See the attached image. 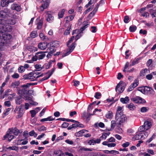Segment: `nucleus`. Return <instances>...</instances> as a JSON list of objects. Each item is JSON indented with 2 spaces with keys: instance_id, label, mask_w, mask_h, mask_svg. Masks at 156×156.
Instances as JSON below:
<instances>
[{
  "instance_id": "c85d7f7f",
  "label": "nucleus",
  "mask_w": 156,
  "mask_h": 156,
  "mask_svg": "<svg viewBox=\"0 0 156 156\" xmlns=\"http://www.w3.org/2000/svg\"><path fill=\"white\" fill-rule=\"evenodd\" d=\"M140 98V97L139 96H136L131 98V100L136 103H138L139 99Z\"/></svg>"
},
{
  "instance_id": "680f3d73",
  "label": "nucleus",
  "mask_w": 156,
  "mask_h": 156,
  "mask_svg": "<svg viewBox=\"0 0 156 156\" xmlns=\"http://www.w3.org/2000/svg\"><path fill=\"white\" fill-rule=\"evenodd\" d=\"M19 77V74L16 73H15L13 75H12V77L14 79L18 78Z\"/></svg>"
},
{
  "instance_id": "393cba45",
  "label": "nucleus",
  "mask_w": 156,
  "mask_h": 156,
  "mask_svg": "<svg viewBox=\"0 0 156 156\" xmlns=\"http://www.w3.org/2000/svg\"><path fill=\"white\" fill-rule=\"evenodd\" d=\"M65 10L64 9H62L60 12H59L58 14V18L60 19L63 17L64 14Z\"/></svg>"
},
{
  "instance_id": "4c0bfd02",
  "label": "nucleus",
  "mask_w": 156,
  "mask_h": 156,
  "mask_svg": "<svg viewBox=\"0 0 156 156\" xmlns=\"http://www.w3.org/2000/svg\"><path fill=\"white\" fill-rule=\"evenodd\" d=\"M136 27L134 25L130 26L129 28V30L131 32H134L136 29Z\"/></svg>"
},
{
  "instance_id": "5fc2aeb1",
  "label": "nucleus",
  "mask_w": 156,
  "mask_h": 156,
  "mask_svg": "<svg viewBox=\"0 0 156 156\" xmlns=\"http://www.w3.org/2000/svg\"><path fill=\"white\" fill-rule=\"evenodd\" d=\"M148 88L149 89V93L152 95L154 94L155 92L152 88L149 87H148Z\"/></svg>"
},
{
  "instance_id": "f03ea898",
  "label": "nucleus",
  "mask_w": 156,
  "mask_h": 156,
  "mask_svg": "<svg viewBox=\"0 0 156 156\" xmlns=\"http://www.w3.org/2000/svg\"><path fill=\"white\" fill-rule=\"evenodd\" d=\"M115 118L118 126L126 122L127 119L125 115L123 114L116 115Z\"/></svg>"
},
{
  "instance_id": "5701e85b",
  "label": "nucleus",
  "mask_w": 156,
  "mask_h": 156,
  "mask_svg": "<svg viewBox=\"0 0 156 156\" xmlns=\"http://www.w3.org/2000/svg\"><path fill=\"white\" fill-rule=\"evenodd\" d=\"M47 50H49V52H51L52 54L56 51V48L54 46L53 44H51L50 47Z\"/></svg>"
},
{
  "instance_id": "f704fd0d",
  "label": "nucleus",
  "mask_w": 156,
  "mask_h": 156,
  "mask_svg": "<svg viewBox=\"0 0 156 156\" xmlns=\"http://www.w3.org/2000/svg\"><path fill=\"white\" fill-rule=\"evenodd\" d=\"M7 23L8 24H10L11 25H14L16 23V21L14 19H11L9 20H8L7 22Z\"/></svg>"
},
{
  "instance_id": "7ed1b4c3",
  "label": "nucleus",
  "mask_w": 156,
  "mask_h": 156,
  "mask_svg": "<svg viewBox=\"0 0 156 156\" xmlns=\"http://www.w3.org/2000/svg\"><path fill=\"white\" fill-rule=\"evenodd\" d=\"M151 122L148 121H145L143 125L140 126L139 128V131L140 132L146 131L151 128L152 126Z\"/></svg>"
},
{
  "instance_id": "2eb2a0df",
  "label": "nucleus",
  "mask_w": 156,
  "mask_h": 156,
  "mask_svg": "<svg viewBox=\"0 0 156 156\" xmlns=\"http://www.w3.org/2000/svg\"><path fill=\"white\" fill-rule=\"evenodd\" d=\"M100 5V4L97 3V4L93 11L89 14L88 17L91 16V17H92L97 12Z\"/></svg>"
},
{
  "instance_id": "79ce46f5",
  "label": "nucleus",
  "mask_w": 156,
  "mask_h": 156,
  "mask_svg": "<svg viewBox=\"0 0 156 156\" xmlns=\"http://www.w3.org/2000/svg\"><path fill=\"white\" fill-rule=\"evenodd\" d=\"M28 49L29 50L32 52H35L37 51V48L36 47L34 46H30V47Z\"/></svg>"
},
{
  "instance_id": "37998d69",
  "label": "nucleus",
  "mask_w": 156,
  "mask_h": 156,
  "mask_svg": "<svg viewBox=\"0 0 156 156\" xmlns=\"http://www.w3.org/2000/svg\"><path fill=\"white\" fill-rule=\"evenodd\" d=\"M24 91L23 89L20 90L18 91V94L20 97L24 96Z\"/></svg>"
},
{
  "instance_id": "e2e57ef3",
  "label": "nucleus",
  "mask_w": 156,
  "mask_h": 156,
  "mask_svg": "<svg viewBox=\"0 0 156 156\" xmlns=\"http://www.w3.org/2000/svg\"><path fill=\"white\" fill-rule=\"evenodd\" d=\"M101 94L100 93L97 92L94 95V97L98 99L99 98V97L101 96Z\"/></svg>"
},
{
  "instance_id": "20e7f679",
  "label": "nucleus",
  "mask_w": 156,
  "mask_h": 156,
  "mask_svg": "<svg viewBox=\"0 0 156 156\" xmlns=\"http://www.w3.org/2000/svg\"><path fill=\"white\" fill-rule=\"evenodd\" d=\"M50 2V0H42L41 2V5L39 8V10L42 12L43 11L44 9L48 7Z\"/></svg>"
},
{
  "instance_id": "bb28decb",
  "label": "nucleus",
  "mask_w": 156,
  "mask_h": 156,
  "mask_svg": "<svg viewBox=\"0 0 156 156\" xmlns=\"http://www.w3.org/2000/svg\"><path fill=\"white\" fill-rule=\"evenodd\" d=\"M148 71V70L147 69H145L141 70L140 73V76H144L147 73Z\"/></svg>"
},
{
  "instance_id": "9b49d317",
  "label": "nucleus",
  "mask_w": 156,
  "mask_h": 156,
  "mask_svg": "<svg viewBox=\"0 0 156 156\" xmlns=\"http://www.w3.org/2000/svg\"><path fill=\"white\" fill-rule=\"evenodd\" d=\"M75 14H73L71 15H70L69 16H67L65 17L64 18V20L66 21V23L65 24L66 26L67 25V24L71 21L73 20L75 16Z\"/></svg>"
},
{
  "instance_id": "49530a36",
  "label": "nucleus",
  "mask_w": 156,
  "mask_h": 156,
  "mask_svg": "<svg viewBox=\"0 0 156 156\" xmlns=\"http://www.w3.org/2000/svg\"><path fill=\"white\" fill-rule=\"evenodd\" d=\"M39 37L42 40H44L46 39V37L42 33H40L39 34Z\"/></svg>"
},
{
  "instance_id": "6e6552de",
  "label": "nucleus",
  "mask_w": 156,
  "mask_h": 156,
  "mask_svg": "<svg viewBox=\"0 0 156 156\" xmlns=\"http://www.w3.org/2000/svg\"><path fill=\"white\" fill-rule=\"evenodd\" d=\"M10 14V10L7 9H5L3 11H0V18H5L8 17Z\"/></svg>"
},
{
  "instance_id": "1a4fd4ad",
  "label": "nucleus",
  "mask_w": 156,
  "mask_h": 156,
  "mask_svg": "<svg viewBox=\"0 0 156 156\" xmlns=\"http://www.w3.org/2000/svg\"><path fill=\"white\" fill-rule=\"evenodd\" d=\"M124 83L122 82H119L115 88V90L118 93H121L123 91L124 89Z\"/></svg>"
},
{
  "instance_id": "0e129e2a",
  "label": "nucleus",
  "mask_w": 156,
  "mask_h": 156,
  "mask_svg": "<svg viewBox=\"0 0 156 156\" xmlns=\"http://www.w3.org/2000/svg\"><path fill=\"white\" fill-rule=\"evenodd\" d=\"M35 67L36 69H37L38 70H40L42 69L41 65L36 64L35 65Z\"/></svg>"
},
{
  "instance_id": "8fccbe9b",
  "label": "nucleus",
  "mask_w": 156,
  "mask_h": 156,
  "mask_svg": "<svg viewBox=\"0 0 156 156\" xmlns=\"http://www.w3.org/2000/svg\"><path fill=\"white\" fill-rule=\"evenodd\" d=\"M16 104L20 105L22 103L21 98H16Z\"/></svg>"
},
{
  "instance_id": "69168bd1",
  "label": "nucleus",
  "mask_w": 156,
  "mask_h": 156,
  "mask_svg": "<svg viewBox=\"0 0 156 156\" xmlns=\"http://www.w3.org/2000/svg\"><path fill=\"white\" fill-rule=\"evenodd\" d=\"M129 145V143L128 142H126L125 143H123L122 146L123 147H128Z\"/></svg>"
},
{
  "instance_id": "a878e982",
  "label": "nucleus",
  "mask_w": 156,
  "mask_h": 156,
  "mask_svg": "<svg viewBox=\"0 0 156 156\" xmlns=\"http://www.w3.org/2000/svg\"><path fill=\"white\" fill-rule=\"evenodd\" d=\"M54 120V119L51 116H49L47 118L41 119L40 121L41 122H44L45 121H50Z\"/></svg>"
},
{
  "instance_id": "f3484780",
  "label": "nucleus",
  "mask_w": 156,
  "mask_h": 156,
  "mask_svg": "<svg viewBox=\"0 0 156 156\" xmlns=\"http://www.w3.org/2000/svg\"><path fill=\"white\" fill-rule=\"evenodd\" d=\"M38 59H42L45 56L44 53L42 52H38L36 53Z\"/></svg>"
},
{
  "instance_id": "6e6d98bb",
  "label": "nucleus",
  "mask_w": 156,
  "mask_h": 156,
  "mask_svg": "<svg viewBox=\"0 0 156 156\" xmlns=\"http://www.w3.org/2000/svg\"><path fill=\"white\" fill-rule=\"evenodd\" d=\"M146 103V101L145 100L141 97L139 99L138 103L140 104H144Z\"/></svg>"
},
{
  "instance_id": "c756f323",
  "label": "nucleus",
  "mask_w": 156,
  "mask_h": 156,
  "mask_svg": "<svg viewBox=\"0 0 156 156\" xmlns=\"http://www.w3.org/2000/svg\"><path fill=\"white\" fill-rule=\"evenodd\" d=\"M105 116L108 119H111L113 116L112 112L111 111H108L106 114Z\"/></svg>"
},
{
  "instance_id": "dca6fc26",
  "label": "nucleus",
  "mask_w": 156,
  "mask_h": 156,
  "mask_svg": "<svg viewBox=\"0 0 156 156\" xmlns=\"http://www.w3.org/2000/svg\"><path fill=\"white\" fill-rule=\"evenodd\" d=\"M9 130L10 131L9 132L11 133L12 134L13 133L14 135L16 136L19 133V130L16 128H10L9 129ZM8 132H9V131H8Z\"/></svg>"
},
{
  "instance_id": "ddd939ff",
  "label": "nucleus",
  "mask_w": 156,
  "mask_h": 156,
  "mask_svg": "<svg viewBox=\"0 0 156 156\" xmlns=\"http://www.w3.org/2000/svg\"><path fill=\"white\" fill-rule=\"evenodd\" d=\"M11 8L12 10H15L18 12L20 11L21 9V8L20 5L15 3H13L11 5Z\"/></svg>"
},
{
  "instance_id": "338daca9",
  "label": "nucleus",
  "mask_w": 156,
  "mask_h": 156,
  "mask_svg": "<svg viewBox=\"0 0 156 156\" xmlns=\"http://www.w3.org/2000/svg\"><path fill=\"white\" fill-rule=\"evenodd\" d=\"M69 125V123L66 122H64L62 124V127L63 128H66Z\"/></svg>"
},
{
  "instance_id": "09e8293b",
  "label": "nucleus",
  "mask_w": 156,
  "mask_h": 156,
  "mask_svg": "<svg viewBox=\"0 0 156 156\" xmlns=\"http://www.w3.org/2000/svg\"><path fill=\"white\" fill-rule=\"evenodd\" d=\"M116 122L114 120H112L111 122V128L113 129L115 126Z\"/></svg>"
},
{
  "instance_id": "9d476101",
  "label": "nucleus",
  "mask_w": 156,
  "mask_h": 156,
  "mask_svg": "<svg viewBox=\"0 0 156 156\" xmlns=\"http://www.w3.org/2000/svg\"><path fill=\"white\" fill-rule=\"evenodd\" d=\"M46 14V20L47 22L51 23L54 20V17L51 14L52 12L51 11H46L45 12Z\"/></svg>"
},
{
  "instance_id": "7c9ffc66",
  "label": "nucleus",
  "mask_w": 156,
  "mask_h": 156,
  "mask_svg": "<svg viewBox=\"0 0 156 156\" xmlns=\"http://www.w3.org/2000/svg\"><path fill=\"white\" fill-rule=\"evenodd\" d=\"M30 86V84L29 83H27L26 85H22L21 86V87L23 88V90L25 92H27V89Z\"/></svg>"
},
{
  "instance_id": "aec40b11",
  "label": "nucleus",
  "mask_w": 156,
  "mask_h": 156,
  "mask_svg": "<svg viewBox=\"0 0 156 156\" xmlns=\"http://www.w3.org/2000/svg\"><path fill=\"white\" fill-rule=\"evenodd\" d=\"M20 84L19 81H16L13 82L10 86V87L12 88H17Z\"/></svg>"
},
{
  "instance_id": "4468645a",
  "label": "nucleus",
  "mask_w": 156,
  "mask_h": 156,
  "mask_svg": "<svg viewBox=\"0 0 156 156\" xmlns=\"http://www.w3.org/2000/svg\"><path fill=\"white\" fill-rule=\"evenodd\" d=\"M138 84V81L137 80H135L134 83L130 85L128 88V90L129 91L132 90L134 88L136 87Z\"/></svg>"
},
{
  "instance_id": "cd10ccee",
  "label": "nucleus",
  "mask_w": 156,
  "mask_h": 156,
  "mask_svg": "<svg viewBox=\"0 0 156 156\" xmlns=\"http://www.w3.org/2000/svg\"><path fill=\"white\" fill-rule=\"evenodd\" d=\"M123 114L122 108L120 106H118L117 107V112L116 115Z\"/></svg>"
},
{
  "instance_id": "774afa93",
  "label": "nucleus",
  "mask_w": 156,
  "mask_h": 156,
  "mask_svg": "<svg viewBox=\"0 0 156 156\" xmlns=\"http://www.w3.org/2000/svg\"><path fill=\"white\" fill-rule=\"evenodd\" d=\"M116 145V144L114 143H108V147H114Z\"/></svg>"
},
{
  "instance_id": "bf43d9fd",
  "label": "nucleus",
  "mask_w": 156,
  "mask_h": 156,
  "mask_svg": "<svg viewBox=\"0 0 156 156\" xmlns=\"http://www.w3.org/2000/svg\"><path fill=\"white\" fill-rule=\"evenodd\" d=\"M38 59L37 56L36 55V53L35 54V55L33 56L31 58V60L32 61L34 62L36 61Z\"/></svg>"
},
{
  "instance_id": "13d9d810",
  "label": "nucleus",
  "mask_w": 156,
  "mask_h": 156,
  "mask_svg": "<svg viewBox=\"0 0 156 156\" xmlns=\"http://www.w3.org/2000/svg\"><path fill=\"white\" fill-rule=\"evenodd\" d=\"M115 139L113 137H111L108 140V143H113L115 142Z\"/></svg>"
},
{
  "instance_id": "473e14b6",
  "label": "nucleus",
  "mask_w": 156,
  "mask_h": 156,
  "mask_svg": "<svg viewBox=\"0 0 156 156\" xmlns=\"http://www.w3.org/2000/svg\"><path fill=\"white\" fill-rule=\"evenodd\" d=\"M127 107L129 110L132 111L134 110L136 108L134 105L132 103H130L128 105H127Z\"/></svg>"
},
{
  "instance_id": "0eeeda50",
  "label": "nucleus",
  "mask_w": 156,
  "mask_h": 156,
  "mask_svg": "<svg viewBox=\"0 0 156 156\" xmlns=\"http://www.w3.org/2000/svg\"><path fill=\"white\" fill-rule=\"evenodd\" d=\"M36 73H34L33 72H31L28 74L24 75L23 76V78L25 80H29L30 81H32L36 80Z\"/></svg>"
},
{
  "instance_id": "a211bd4d",
  "label": "nucleus",
  "mask_w": 156,
  "mask_h": 156,
  "mask_svg": "<svg viewBox=\"0 0 156 156\" xmlns=\"http://www.w3.org/2000/svg\"><path fill=\"white\" fill-rule=\"evenodd\" d=\"M14 136L12 135V133L10 132L9 133H7V134L4 137V139L6 138H8V140L9 141H11L14 138Z\"/></svg>"
},
{
  "instance_id": "2f4dec72",
  "label": "nucleus",
  "mask_w": 156,
  "mask_h": 156,
  "mask_svg": "<svg viewBox=\"0 0 156 156\" xmlns=\"http://www.w3.org/2000/svg\"><path fill=\"white\" fill-rule=\"evenodd\" d=\"M43 19H42L41 20H39L37 26V28L38 29H40L41 28L43 24Z\"/></svg>"
},
{
  "instance_id": "6ab92c4d",
  "label": "nucleus",
  "mask_w": 156,
  "mask_h": 156,
  "mask_svg": "<svg viewBox=\"0 0 156 156\" xmlns=\"http://www.w3.org/2000/svg\"><path fill=\"white\" fill-rule=\"evenodd\" d=\"M38 47L41 50H44L47 47V44L45 43H40L38 45Z\"/></svg>"
},
{
  "instance_id": "4be33fe9",
  "label": "nucleus",
  "mask_w": 156,
  "mask_h": 156,
  "mask_svg": "<svg viewBox=\"0 0 156 156\" xmlns=\"http://www.w3.org/2000/svg\"><path fill=\"white\" fill-rule=\"evenodd\" d=\"M110 134V132L103 133L101 136L100 137L101 140H104L106 139L107 136H108Z\"/></svg>"
},
{
  "instance_id": "72a5a7b5",
  "label": "nucleus",
  "mask_w": 156,
  "mask_h": 156,
  "mask_svg": "<svg viewBox=\"0 0 156 156\" xmlns=\"http://www.w3.org/2000/svg\"><path fill=\"white\" fill-rule=\"evenodd\" d=\"M149 110V108L148 107H142L140 109V112L142 113L146 112Z\"/></svg>"
},
{
  "instance_id": "a19ab883",
  "label": "nucleus",
  "mask_w": 156,
  "mask_h": 156,
  "mask_svg": "<svg viewBox=\"0 0 156 156\" xmlns=\"http://www.w3.org/2000/svg\"><path fill=\"white\" fill-rule=\"evenodd\" d=\"M30 37L32 38H34L37 36V32L36 31H33L30 34Z\"/></svg>"
},
{
  "instance_id": "4d7b16f0",
  "label": "nucleus",
  "mask_w": 156,
  "mask_h": 156,
  "mask_svg": "<svg viewBox=\"0 0 156 156\" xmlns=\"http://www.w3.org/2000/svg\"><path fill=\"white\" fill-rule=\"evenodd\" d=\"M30 112L31 114V116L33 117L35 116L37 113L35 110H31Z\"/></svg>"
},
{
  "instance_id": "ea45409f",
  "label": "nucleus",
  "mask_w": 156,
  "mask_h": 156,
  "mask_svg": "<svg viewBox=\"0 0 156 156\" xmlns=\"http://www.w3.org/2000/svg\"><path fill=\"white\" fill-rule=\"evenodd\" d=\"M29 135L30 136H34V137H36L37 136V134L34 130H32L29 133Z\"/></svg>"
},
{
  "instance_id": "423d86ee",
  "label": "nucleus",
  "mask_w": 156,
  "mask_h": 156,
  "mask_svg": "<svg viewBox=\"0 0 156 156\" xmlns=\"http://www.w3.org/2000/svg\"><path fill=\"white\" fill-rule=\"evenodd\" d=\"M22 105V107L23 106ZM22 106H20L19 107H16L14 111V112L17 114L16 118H19L22 116L23 114V110L22 108Z\"/></svg>"
},
{
  "instance_id": "de8ad7c7",
  "label": "nucleus",
  "mask_w": 156,
  "mask_h": 156,
  "mask_svg": "<svg viewBox=\"0 0 156 156\" xmlns=\"http://www.w3.org/2000/svg\"><path fill=\"white\" fill-rule=\"evenodd\" d=\"M74 36H72L70 38V39L68 41V42L67 44L68 47L69 46V45L70 44V43H72L73 42V40H74Z\"/></svg>"
},
{
  "instance_id": "e433bc0d",
  "label": "nucleus",
  "mask_w": 156,
  "mask_h": 156,
  "mask_svg": "<svg viewBox=\"0 0 156 156\" xmlns=\"http://www.w3.org/2000/svg\"><path fill=\"white\" fill-rule=\"evenodd\" d=\"M7 150L10 149V150H14L17 151L18 150V148L17 147L15 146H12V147H9L7 148Z\"/></svg>"
},
{
  "instance_id": "a18cd8bd",
  "label": "nucleus",
  "mask_w": 156,
  "mask_h": 156,
  "mask_svg": "<svg viewBox=\"0 0 156 156\" xmlns=\"http://www.w3.org/2000/svg\"><path fill=\"white\" fill-rule=\"evenodd\" d=\"M25 69L23 66H20L18 69V71L19 73H22L24 72Z\"/></svg>"
},
{
  "instance_id": "412c9836",
  "label": "nucleus",
  "mask_w": 156,
  "mask_h": 156,
  "mask_svg": "<svg viewBox=\"0 0 156 156\" xmlns=\"http://www.w3.org/2000/svg\"><path fill=\"white\" fill-rule=\"evenodd\" d=\"M129 100L128 97H126L125 98H121L120 99V101L123 104H127L128 103Z\"/></svg>"
},
{
  "instance_id": "3c124183",
  "label": "nucleus",
  "mask_w": 156,
  "mask_h": 156,
  "mask_svg": "<svg viewBox=\"0 0 156 156\" xmlns=\"http://www.w3.org/2000/svg\"><path fill=\"white\" fill-rule=\"evenodd\" d=\"M38 130L40 132H41L46 130V128L44 126H41V127L38 128Z\"/></svg>"
},
{
  "instance_id": "052dcab7",
  "label": "nucleus",
  "mask_w": 156,
  "mask_h": 156,
  "mask_svg": "<svg viewBox=\"0 0 156 156\" xmlns=\"http://www.w3.org/2000/svg\"><path fill=\"white\" fill-rule=\"evenodd\" d=\"M141 13V15L144 17H147L149 16V14L147 12H140Z\"/></svg>"
},
{
  "instance_id": "b1692460",
  "label": "nucleus",
  "mask_w": 156,
  "mask_h": 156,
  "mask_svg": "<svg viewBox=\"0 0 156 156\" xmlns=\"http://www.w3.org/2000/svg\"><path fill=\"white\" fill-rule=\"evenodd\" d=\"M76 123H74L72 125V127L73 128H76L77 127H79L81 128H83L84 126L81 124H80L78 122H76Z\"/></svg>"
},
{
  "instance_id": "39448f33",
  "label": "nucleus",
  "mask_w": 156,
  "mask_h": 156,
  "mask_svg": "<svg viewBox=\"0 0 156 156\" xmlns=\"http://www.w3.org/2000/svg\"><path fill=\"white\" fill-rule=\"evenodd\" d=\"M88 131L87 130L82 129L75 133V135L77 136H84L85 137H89L91 135L88 133Z\"/></svg>"
},
{
  "instance_id": "58836bf2",
  "label": "nucleus",
  "mask_w": 156,
  "mask_h": 156,
  "mask_svg": "<svg viewBox=\"0 0 156 156\" xmlns=\"http://www.w3.org/2000/svg\"><path fill=\"white\" fill-rule=\"evenodd\" d=\"M71 29V25H70L66 30L64 32V35H67L69 34L70 33V30Z\"/></svg>"
},
{
  "instance_id": "f257e3e1",
  "label": "nucleus",
  "mask_w": 156,
  "mask_h": 156,
  "mask_svg": "<svg viewBox=\"0 0 156 156\" xmlns=\"http://www.w3.org/2000/svg\"><path fill=\"white\" fill-rule=\"evenodd\" d=\"M148 133L146 131L140 132L139 131V129L138 131L136 133V135L132 139L134 140H144L148 136Z\"/></svg>"
},
{
  "instance_id": "c9c22d12",
  "label": "nucleus",
  "mask_w": 156,
  "mask_h": 156,
  "mask_svg": "<svg viewBox=\"0 0 156 156\" xmlns=\"http://www.w3.org/2000/svg\"><path fill=\"white\" fill-rule=\"evenodd\" d=\"M55 68H53L52 69L51 71V72L49 74V76H48V77H44L42 79V80H46L48 79V78H49L52 75V74H53V73L55 71Z\"/></svg>"
},
{
  "instance_id": "f8f14e48",
  "label": "nucleus",
  "mask_w": 156,
  "mask_h": 156,
  "mask_svg": "<svg viewBox=\"0 0 156 156\" xmlns=\"http://www.w3.org/2000/svg\"><path fill=\"white\" fill-rule=\"evenodd\" d=\"M75 43L73 42L69 47V49L67 52L65 54V56L69 55L73 50L75 48Z\"/></svg>"
},
{
  "instance_id": "c03bdc74",
  "label": "nucleus",
  "mask_w": 156,
  "mask_h": 156,
  "mask_svg": "<svg viewBox=\"0 0 156 156\" xmlns=\"http://www.w3.org/2000/svg\"><path fill=\"white\" fill-rule=\"evenodd\" d=\"M54 154L57 155L58 154H59L60 155H64V154L62 153L61 151L60 150H56L54 152Z\"/></svg>"
},
{
  "instance_id": "603ef678",
  "label": "nucleus",
  "mask_w": 156,
  "mask_h": 156,
  "mask_svg": "<svg viewBox=\"0 0 156 156\" xmlns=\"http://www.w3.org/2000/svg\"><path fill=\"white\" fill-rule=\"evenodd\" d=\"M129 16H126L124 17V22L125 23H127L129 21Z\"/></svg>"
},
{
  "instance_id": "864d4df0",
  "label": "nucleus",
  "mask_w": 156,
  "mask_h": 156,
  "mask_svg": "<svg viewBox=\"0 0 156 156\" xmlns=\"http://www.w3.org/2000/svg\"><path fill=\"white\" fill-rule=\"evenodd\" d=\"M6 1V0H2L1 2V5L2 6L4 7L6 5H7L8 4L7 1V2H5Z\"/></svg>"
}]
</instances>
